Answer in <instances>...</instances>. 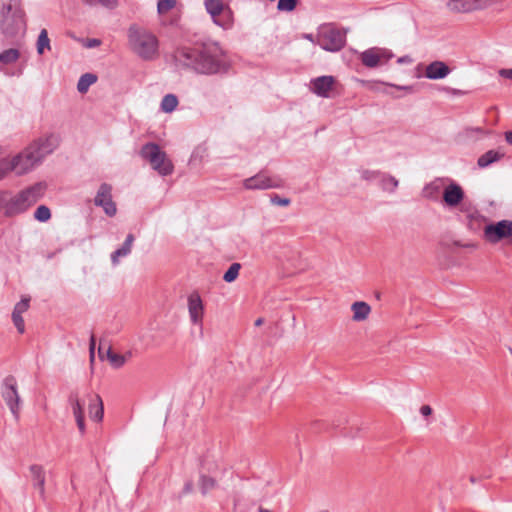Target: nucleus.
<instances>
[{"mask_svg": "<svg viewBox=\"0 0 512 512\" xmlns=\"http://www.w3.org/2000/svg\"><path fill=\"white\" fill-rule=\"evenodd\" d=\"M39 163V156L36 155L35 151L32 150L29 145L21 153L10 159H5L0 163V179L9 172H15L17 175L25 174Z\"/></svg>", "mask_w": 512, "mask_h": 512, "instance_id": "5", "label": "nucleus"}, {"mask_svg": "<svg viewBox=\"0 0 512 512\" xmlns=\"http://www.w3.org/2000/svg\"><path fill=\"white\" fill-rule=\"evenodd\" d=\"M462 187L456 183H450L444 187L443 202L450 208L457 207L464 199Z\"/></svg>", "mask_w": 512, "mask_h": 512, "instance_id": "17", "label": "nucleus"}, {"mask_svg": "<svg viewBox=\"0 0 512 512\" xmlns=\"http://www.w3.org/2000/svg\"><path fill=\"white\" fill-rule=\"evenodd\" d=\"M29 473L34 487L39 491L40 495L45 494V469L42 465L33 464L29 467Z\"/></svg>", "mask_w": 512, "mask_h": 512, "instance_id": "21", "label": "nucleus"}, {"mask_svg": "<svg viewBox=\"0 0 512 512\" xmlns=\"http://www.w3.org/2000/svg\"><path fill=\"white\" fill-rule=\"evenodd\" d=\"M336 80L333 76H320L310 82V89L321 97H329Z\"/></svg>", "mask_w": 512, "mask_h": 512, "instance_id": "18", "label": "nucleus"}, {"mask_svg": "<svg viewBox=\"0 0 512 512\" xmlns=\"http://www.w3.org/2000/svg\"><path fill=\"white\" fill-rule=\"evenodd\" d=\"M187 309L190 323L193 326L203 329V321L205 316V305L198 292H192L187 297Z\"/></svg>", "mask_w": 512, "mask_h": 512, "instance_id": "13", "label": "nucleus"}, {"mask_svg": "<svg viewBox=\"0 0 512 512\" xmlns=\"http://www.w3.org/2000/svg\"><path fill=\"white\" fill-rule=\"evenodd\" d=\"M279 182L265 174H258L244 181L247 189H269L279 187Z\"/></svg>", "mask_w": 512, "mask_h": 512, "instance_id": "19", "label": "nucleus"}, {"mask_svg": "<svg viewBox=\"0 0 512 512\" xmlns=\"http://www.w3.org/2000/svg\"><path fill=\"white\" fill-rule=\"evenodd\" d=\"M420 413L424 417H428L432 414V408L429 405H423L420 408Z\"/></svg>", "mask_w": 512, "mask_h": 512, "instance_id": "44", "label": "nucleus"}, {"mask_svg": "<svg viewBox=\"0 0 512 512\" xmlns=\"http://www.w3.org/2000/svg\"><path fill=\"white\" fill-rule=\"evenodd\" d=\"M2 397L11 413L17 418L20 410L21 399L17 389V381L14 377L5 378L2 385Z\"/></svg>", "mask_w": 512, "mask_h": 512, "instance_id": "11", "label": "nucleus"}, {"mask_svg": "<svg viewBox=\"0 0 512 512\" xmlns=\"http://www.w3.org/2000/svg\"><path fill=\"white\" fill-rule=\"evenodd\" d=\"M69 404L74 416L78 431L81 435L86 433L85 415L94 422H101L104 416V407L101 397L96 393L80 395L74 393L69 397Z\"/></svg>", "mask_w": 512, "mask_h": 512, "instance_id": "2", "label": "nucleus"}, {"mask_svg": "<svg viewBox=\"0 0 512 512\" xmlns=\"http://www.w3.org/2000/svg\"><path fill=\"white\" fill-rule=\"evenodd\" d=\"M345 42V34L333 25H322L317 30L316 43L326 51L337 52L344 47Z\"/></svg>", "mask_w": 512, "mask_h": 512, "instance_id": "8", "label": "nucleus"}, {"mask_svg": "<svg viewBox=\"0 0 512 512\" xmlns=\"http://www.w3.org/2000/svg\"><path fill=\"white\" fill-rule=\"evenodd\" d=\"M505 140L508 144L512 145V130L505 133Z\"/></svg>", "mask_w": 512, "mask_h": 512, "instance_id": "46", "label": "nucleus"}, {"mask_svg": "<svg viewBox=\"0 0 512 512\" xmlns=\"http://www.w3.org/2000/svg\"><path fill=\"white\" fill-rule=\"evenodd\" d=\"M272 203L279 206H288L290 204V199L288 198H281L279 196H274L271 199Z\"/></svg>", "mask_w": 512, "mask_h": 512, "instance_id": "39", "label": "nucleus"}, {"mask_svg": "<svg viewBox=\"0 0 512 512\" xmlns=\"http://www.w3.org/2000/svg\"><path fill=\"white\" fill-rule=\"evenodd\" d=\"M128 44L132 52L144 60H153L158 56L159 41L155 34L146 29L131 27Z\"/></svg>", "mask_w": 512, "mask_h": 512, "instance_id": "4", "label": "nucleus"}, {"mask_svg": "<svg viewBox=\"0 0 512 512\" xmlns=\"http://www.w3.org/2000/svg\"><path fill=\"white\" fill-rule=\"evenodd\" d=\"M191 490H192V485H191V483H187V484L185 485V492L189 493V492H191Z\"/></svg>", "mask_w": 512, "mask_h": 512, "instance_id": "49", "label": "nucleus"}, {"mask_svg": "<svg viewBox=\"0 0 512 512\" xmlns=\"http://www.w3.org/2000/svg\"><path fill=\"white\" fill-rule=\"evenodd\" d=\"M8 203V194L7 192L0 191V208L5 207Z\"/></svg>", "mask_w": 512, "mask_h": 512, "instance_id": "43", "label": "nucleus"}, {"mask_svg": "<svg viewBox=\"0 0 512 512\" xmlns=\"http://www.w3.org/2000/svg\"><path fill=\"white\" fill-rule=\"evenodd\" d=\"M130 357V352L126 354H120L111 348H108L106 351V359L115 368L123 366Z\"/></svg>", "mask_w": 512, "mask_h": 512, "instance_id": "26", "label": "nucleus"}, {"mask_svg": "<svg viewBox=\"0 0 512 512\" xmlns=\"http://www.w3.org/2000/svg\"><path fill=\"white\" fill-rule=\"evenodd\" d=\"M241 265L239 263H233L230 265L228 270L223 275V280L227 283H231L237 279Z\"/></svg>", "mask_w": 512, "mask_h": 512, "instance_id": "32", "label": "nucleus"}, {"mask_svg": "<svg viewBox=\"0 0 512 512\" xmlns=\"http://www.w3.org/2000/svg\"><path fill=\"white\" fill-rule=\"evenodd\" d=\"M112 187L109 184L103 183L95 197V205L103 208L108 216H114L117 212L116 204L112 200L111 195Z\"/></svg>", "mask_w": 512, "mask_h": 512, "instance_id": "15", "label": "nucleus"}, {"mask_svg": "<svg viewBox=\"0 0 512 512\" xmlns=\"http://www.w3.org/2000/svg\"><path fill=\"white\" fill-rule=\"evenodd\" d=\"M205 7L216 25L223 29L232 28L234 16L228 4L222 0H205Z\"/></svg>", "mask_w": 512, "mask_h": 512, "instance_id": "9", "label": "nucleus"}, {"mask_svg": "<svg viewBox=\"0 0 512 512\" xmlns=\"http://www.w3.org/2000/svg\"><path fill=\"white\" fill-rule=\"evenodd\" d=\"M319 512H329V511H327V510H322V511H319Z\"/></svg>", "mask_w": 512, "mask_h": 512, "instance_id": "52", "label": "nucleus"}, {"mask_svg": "<svg viewBox=\"0 0 512 512\" xmlns=\"http://www.w3.org/2000/svg\"><path fill=\"white\" fill-rule=\"evenodd\" d=\"M512 236V221L502 220L484 228V237L490 243H497Z\"/></svg>", "mask_w": 512, "mask_h": 512, "instance_id": "14", "label": "nucleus"}, {"mask_svg": "<svg viewBox=\"0 0 512 512\" xmlns=\"http://www.w3.org/2000/svg\"><path fill=\"white\" fill-rule=\"evenodd\" d=\"M450 73L449 67L442 61H434L425 69V76L428 79H443Z\"/></svg>", "mask_w": 512, "mask_h": 512, "instance_id": "22", "label": "nucleus"}, {"mask_svg": "<svg viewBox=\"0 0 512 512\" xmlns=\"http://www.w3.org/2000/svg\"><path fill=\"white\" fill-rule=\"evenodd\" d=\"M133 242H134V236L132 234H128L123 246L121 248L117 249L111 255V261L114 265H117L119 263L120 257H125L131 252Z\"/></svg>", "mask_w": 512, "mask_h": 512, "instance_id": "25", "label": "nucleus"}, {"mask_svg": "<svg viewBox=\"0 0 512 512\" xmlns=\"http://www.w3.org/2000/svg\"><path fill=\"white\" fill-rule=\"evenodd\" d=\"M21 56L17 48L5 49L0 53V68L16 63Z\"/></svg>", "mask_w": 512, "mask_h": 512, "instance_id": "24", "label": "nucleus"}, {"mask_svg": "<svg viewBox=\"0 0 512 512\" xmlns=\"http://www.w3.org/2000/svg\"><path fill=\"white\" fill-rule=\"evenodd\" d=\"M399 185L396 178L390 175L383 176L381 179V188L383 191L388 193H394Z\"/></svg>", "mask_w": 512, "mask_h": 512, "instance_id": "31", "label": "nucleus"}, {"mask_svg": "<svg viewBox=\"0 0 512 512\" xmlns=\"http://www.w3.org/2000/svg\"><path fill=\"white\" fill-rule=\"evenodd\" d=\"M34 217L40 222H46L51 217L50 209L47 206L41 205L36 209Z\"/></svg>", "mask_w": 512, "mask_h": 512, "instance_id": "35", "label": "nucleus"}, {"mask_svg": "<svg viewBox=\"0 0 512 512\" xmlns=\"http://www.w3.org/2000/svg\"><path fill=\"white\" fill-rule=\"evenodd\" d=\"M36 50L39 55H43L45 51L51 50L50 39L46 29H42L38 35L36 42Z\"/></svg>", "mask_w": 512, "mask_h": 512, "instance_id": "28", "label": "nucleus"}, {"mask_svg": "<svg viewBox=\"0 0 512 512\" xmlns=\"http://www.w3.org/2000/svg\"><path fill=\"white\" fill-rule=\"evenodd\" d=\"M378 176V173L376 171L372 170H361L360 171V178L366 181L374 180Z\"/></svg>", "mask_w": 512, "mask_h": 512, "instance_id": "38", "label": "nucleus"}, {"mask_svg": "<svg viewBox=\"0 0 512 512\" xmlns=\"http://www.w3.org/2000/svg\"><path fill=\"white\" fill-rule=\"evenodd\" d=\"M494 4V0H449L447 9L452 13H471L485 10Z\"/></svg>", "mask_w": 512, "mask_h": 512, "instance_id": "12", "label": "nucleus"}, {"mask_svg": "<svg viewBox=\"0 0 512 512\" xmlns=\"http://www.w3.org/2000/svg\"><path fill=\"white\" fill-rule=\"evenodd\" d=\"M58 144V137L51 134L34 141L32 144H30V147L35 151L36 155L39 156V161L41 162L45 156L52 153L54 149H56Z\"/></svg>", "mask_w": 512, "mask_h": 512, "instance_id": "16", "label": "nucleus"}, {"mask_svg": "<svg viewBox=\"0 0 512 512\" xmlns=\"http://www.w3.org/2000/svg\"><path fill=\"white\" fill-rule=\"evenodd\" d=\"M504 157V153L498 150H489L478 158V166L485 168L492 163H495Z\"/></svg>", "mask_w": 512, "mask_h": 512, "instance_id": "27", "label": "nucleus"}, {"mask_svg": "<svg viewBox=\"0 0 512 512\" xmlns=\"http://www.w3.org/2000/svg\"><path fill=\"white\" fill-rule=\"evenodd\" d=\"M179 101L176 95L167 94L163 97L161 101V110L164 113H172L178 106Z\"/></svg>", "mask_w": 512, "mask_h": 512, "instance_id": "29", "label": "nucleus"}, {"mask_svg": "<svg viewBox=\"0 0 512 512\" xmlns=\"http://www.w3.org/2000/svg\"><path fill=\"white\" fill-rule=\"evenodd\" d=\"M199 487L203 494L208 493L216 487V481L209 476H201L199 480Z\"/></svg>", "mask_w": 512, "mask_h": 512, "instance_id": "34", "label": "nucleus"}, {"mask_svg": "<svg viewBox=\"0 0 512 512\" xmlns=\"http://www.w3.org/2000/svg\"><path fill=\"white\" fill-rule=\"evenodd\" d=\"M97 81L94 74L86 73L82 75L78 81L77 89L80 93H86L89 87Z\"/></svg>", "mask_w": 512, "mask_h": 512, "instance_id": "30", "label": "nucleus"}, {"mask_svg": "<svg viewBox=\"0 0 512 512\" xmlns=\"http://www.w3.org/2000/svg\"><path fill=\"white\" fill-rule=\"evenodd\" d=\"M392 86L397 89L405 90V91H409V92L412 90V88L410 86H397V85H392Z\"/></svg>", "mask_w": 512, "mask_h": 512, "instance_id": "47", "label": "nucleus"}, {"mask_svg": "<svg viewBox=\"0 0 512 512\" xmlns=\"http://www.w3.org/2000/svg\"><path fill=\"white\" fill-rule=\"evenodd\" d=\"M141 155L160 175L166 176L173 172L174 165L172 161L158 145L154 143L146 144L141 149Z\"/></svg>", "mask_w": 512, "mask_h": 512, "instance_id": "7", "label": "nucleus"}, {"mask_svg": "<svg viewBox=\"0 0 512 512\" xmlns=\"http://www.w3.org/2000/svg\"><path fill=\"white\" fill-rule=\"evenodd\" d=\"M45 188L44 184L37 183L10 198L6 205V213L14 215L24 212L44 195Z\"/></svg>", "mask_w": 512, "mask_h": 512, "instance_id": "6", "label": "nucleus"}, {"mask_svg": "<svg viewBox=\"0 0 512 512\" xmlns=\"http://www.w3.org/2000/svg\"><path fill=\"white\" fill-rule=\"evenodd\" d=\"M304 37H305L306 39H308L309 41H311V42H315V43H316V36L314 37V35H313V34H306V35H304Z\"/></svg>", "mask_w": 512, "mask_h": 512, "instance_id": "48", "label": "nucleus"}, {"mask_svg": "<svg viewBox=\"0 0 512 512\" xmlns=\"http://www.w3.org/2000/svg\"><path fill=\"white\" fill-rule=\"evenodd\" d=\"M500 77L512 81V68H503L498 71Z\"/></svg>", "mask_w": 512, "mask_h": 512, "instance_id": "40", "label": "nucleus"}, {"mask_svg": "<svg viewBox=\"0 0 512 512\" xmlns=\"http://www.w3.org/2000/svg\"><path fill=\"white\" fill-rule=\"evenodd\" d=\"M397 62L399 64H412L413 59L410 56H403L398 58Z\"/></svg>", "mask_w": 512, "mask_h": 512, "instance_id": "45", "label": "nucleus"}, {"mask_svg": "<svg viewBox=\"0 0 512 512\" xmlns=\"http://www.w3.org/2000/svg\"><path fill=\"white\" fill-rule=\"evenodd\" d=\"M177 0H159L157 3V12L160 16L167 14L176 7Z\"/></svg>", "mask_w": 512, "mask_h": 512, "instance_id": "33", "label": "nucleus"}, {"mask_svg": "<svg viewBox=\"0 0 512 512\" xmlns=\"http://www.w3.org/2000/svg\"><path fill=\"white\" fill-rule=\"evenodd\" d=\"M392 57V51L382 47H371L359 54L362 64L368 68L383 66L387 64Z\"/></svg>", "mask_w": 512, "mask_h": 512, "instance_id": "10", "label": "nucleus"}, {"mask_svg": "<svg viewBox=\"0 0 512 512\" xmlns=\"http://www.w3.org/2000/svg\"><path fill=\"white\" fill-rule=\"evenodd\" d=\"M29 301V298H22L21 301L15 305L12 312V321L20 334L25 332V323L22 314L28 310Z\"/></svg>", "mask_w": 512, "mask_h": 512, "instance_id": "20", "label": "nucleus"}, {"mask_svg": "<svg viewBox=\"0 0 512 512\" xmlns=\"http://www.w3.org/2000/svg\"><path fill=\"white\" fill-rule=\"evenodd\" d=\"M264 320L262 318H258L256 321H255V326H261L263 324Z\"/></svg>", "mask_w": 512, "mask_h": 512, "instance_id": "50", "label": "nucleus"}, {"mask_svg": "<svg viewBox=\"0 0 512 512\" xmlns=\"http://www.w3.org/2000/svg\"><path fill=\"white\" fill-rule=\"evenodd\" d=\"M84 2L92 5L100 4L106 7H115L117 5V0H83Z\"/></svg>", "mask_w": 512, "mask_h": 512, "instance_id": "37", "label": "nucleus"}, {"mask_svg": "<svg viewBox=\"0 0 512 512\" xmlns=\"http://www.w3.org/2000/svg\"><path fill=\"white\" fill-rule=\"evenodd\" d=\"M101 41L99 39L93 38V39H87L84 43V46L87 48H95L100 46Z\"/></svg>", "mask_w": 512, "mask_h": 512, "instance_id": "42", "label": "nucleus"}, {"mask_svg": "<svg viewBox=\"0 0 512 512\" xmlns=\"http://www.w3.org/2000/svg\"><path fill=\"white\" fill-rule=\"evenodd\" d=\"M0 27L8 39L23 36L26 31L25 12L21 0H6L0 11Z\"/></svg>", "mask_w": 512, "mask_h": 512, "instance_id": "3", "label": "nucleus"}, {"mask_svg": "<svg viewBox=\"0 0 512 512\" xmlns=\"http://www.w3.org/2000/svg\"><path fill=\"white\" fill-rule=\"evenodd\" d=\"M258 512H271L268 509H265L263 507H259Z\"/></svg>", "mask_w": 512, "mask_h": 512, "instance_id": "51", "label": "nucleus"}, {"mask_svg": "<svg viewBox=\"0 0 512 512\" xmlns=\"http://www.w3.org/2000/svg\"><path fill=\"white\" fill-rule=\"evenodd\" d=\"M175 60L183 66L207 75L218 73L226 67L224 53L216 43L178 49Z\"/></svg>", "mask_w": 512, "mask_h": 512, "instance_id": "1", "label": "nucleus"}, {"mask_svg": "<svg viewBox=\"0 0 512 512\" xmlns=\"http://www.w3.org/2000/svg\"><path fill=\"white\" fill-rule=\"evenodd\" d=\"M371 306L364 301H356L351 305L352 320L354 322H364L371 314Z\"/></svg>", "mask_w": 512, "mask_h": 512, "instance_id": "23", "label": "nucleus"}, {"mask_svg": "<svg viewBox=\"0 0 512 512\" xmlns=\"http://www.w3.org/2000/svg\"><path fill=\"white\" fill-rule=\"evenodd\" d=\"M440 189V185L437 182H434L425 188V192L427 196L431 197L433 192H437Z\"/></svg>", "mask_w": 512, "mask_h": 512, "instance_id": "41", "label": "nucleus"}, {"mask_svg": "<svg viewBox=\"0 0 512 512\" xmlns=\"http://www.w3.org/2000/svg\"><path fill=\"white\" fill-rule=\"evenodd\" d=\"M297 0H279L277 8L280 11H292L296 7Z\"/></svg>", "mask_w": 512, "mask_h": 512, "instance_id": "36", "label": "nucleus"}]
</instances>
